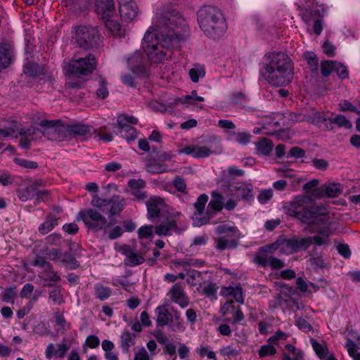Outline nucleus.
<instances>
[{
  "instance_id": "29",
  "label": "nucleus",
  "mask_w": 360,
  "mask_h": 360,
  "mask_svg": "<svg viewBox=\"0 0 360 360\" xmlns=\"http://www.w3.org/2000/svg\"><path fill=\"white\" fill-rule=\"evenodd\" d=\"M319 181L317 179H313L306 183L303 189L311 198H319L323 195V189L318 188Z\"/></svg>"
},
{
  "instance_id": "12",
  "label": "nucleus",
  "mask_w": 360,
  "mask_h": 360,
  "mask_svg": "<svg viewBox=\"0 0 360 360\" xmlns=\"http://www.w3.org/2000/svg\"><path fill=\"white\" fill-rule=\"evenodd\" d=\"M167 297L171 302L179 305L181 308H186L189 304V298L181 283L174 284L167 292Z\"/></svg>"
},
{
  "instance_id": "52",
  "label": "nucleus",
  "mask_w": 360,
  "mask_h": 360,
  "mask_svg": "<svg viewBox=\"0 0 360 360\" xmlns=\"http://www.w3.org/2000/svg\"><path fill=\"white\" fill-rule=\"evenodd\" d=\"M139 238L141 240L151 239L153 236V229L152 226L144 225L138 229Z\"/></svg>"
},
{
  "instance_id": "10",
  "label": "nucleus",
  "mask_w": 360,
  "mask_h": 360,
  "mask_svg": "<svg viewBox=\"0 0 360 360\" xmlns=\"http://www.w3.org/2000/svg\"><path fill=\"white\" fill-rule=\"evenodd\" d=\"M98 36V31L93 27L81 25L75 30V38L78 44L86 49L91 46Z\"/></svg>"
},
{
  "instance_id": "54",
  "label": "nucleus",
  "mask_w": 360,
  "mask_h": 360,
  "mask_svg": "<svg viewBox=\"0 0 360 360\" xmlns=\"http://www.w3.org/2000/svg\"><path fill=\"white\" fill-rule=\"evenodd\" d=\"M32 265L41 269V271H49L51 269V264L48 262L44 257L40 256L36 257L34 260L32 262Z\"/></svg>"
},
{
  "instance_id": "19",
  "label": "nucleus",
  "mask_w": 360,
  "mask_h": 360,
  "mask_svg": "<svg viewBox=\"0 0 360 360\" xmlns=\"http://www.w3.org/2000/svg\"><path fill=\"white\" fill-rule=\"evenodd\" d=\"M65 6L77 15L85 13L89 8V0H63Z\"/></svg>"
},
{
  "instance_id": "22",
  "label": "nucleus",
  "mask_w": 360,
  "mask_h": 360,
  "mask_svg": "<svg viewBox=\"0 0 360 360\" xmlns=\"http://www.w3.org/2000/svg\"><path fill=\"white\" fill-rule=\"evenodd\" d=\"M127 65L134 73L141 74L143 72L144 59L141 53L139 51L135 52L127 59Z\"/></svg>"
},
{
  "instance_id": "59",
  "label": "nucleus",
  "mask_w": 360,
  "mask_h": 360,
  "mask_svg": "<svg viewBox=\"0 0 360 360\" xmlns=\"http://www.w3.org/2000/svg\"><path fill=\"white\" fill-rule=\"evenodd\" d=\"M96 94L98 97L101 98H105L108 96V89L106 86V82L103 78L99 80V86L97 89Z\"/></svg>"
},
{
  "instance_id": "55",
  "label": "nucleus",
  "mask_w": 360,
  "mask_h": 360,
  "mask_svg": "<svg viewBox=\"0 0 360 360\" xmlns=\"http://www.w3.org/2000/svg\"><path fill=\"white\" fill-rule=\"evenodd\" d=\"M251 134L247 131H241L238 133H234L233 134V139L237 143L242 144V145H246L248 143L250 142L251 140Z\"/></svg>"
},
{
  "instance_id": "15",
  "label": "nucleus",
  "mask_w": 360,
  "mask_h": 360,
  "mask_svg": "<svg viewBox=\"0 0 360 360\" xmlns=\"http://www.w3.org/2000/svg\"><path fill=\"white\" fill-rule=\"evenodd\" d=\"M94 6L96 13L101 19L115 14V7L113 0H95Z\"/></svg>"
},
{
  "instance_id": "8",
  "label": "nucleus",
  "mask_w": 360,
  "mask_h": 360,
  "mask_svg": "<svg viewBox=\"0 0 360 360\" xmlns=\"http://www.w3.org/2000/svg\"><path fill=\"white\" fill-rule=\"evenodd\" d=\"M117 123L119 134L127 141H133L137 138L136 130L129 125V124H136L138 123L137 118L127 115H120L117 117Z\"/></svg>"
},
{
  "instance_id": "49",
  "label": "nucleus",
  "mask_w": 360,
  "mask_h": 360,
  "mask_svg": "<svg viewBox=\"0 0 360 360\" xmlns=\"http://www.w3.org/2000/svg\"><path fill=\"white\" fill-rule=\"evenodd\" d=\"M19 130L18 122H13L12 126L6 129H0V140L4 141L9 137L13 136L14 134Z\"/></svg>"
},
{
  "instance_id": "18",
  "label": "nucleus",
  "mask_w": 360,
  "mask_h": 360,
  "mask_svg": "<svg viewBox=\"0 0 360 360\" xmlns=\"http://www.w3.org/2000/svg\"><path fill=\"white\" fill-rule=\"evenodd\" d=\"M148 217L150 219L159 217L161 210L165 207L163 199L153 196L149 198L146 202Z\"/></svg>"
},
{
  "instance_id": "3",
  "label": "nucleus",
  "mask_w": 360,
  "mask_h": 360,
  "mask_svg": "<svg viewBox=\"0 0 360 360\" xmlns=\"http://www.w3.org/2000/svg\"><path fill=\"white\" fill-rule=\"evenodd\" d=\"M265 67L264 76L272 85L285 86L292 79L293 67L290 58L284 53H274Z\"/></svg>"
},
{
  "instance_id": "27",
  "label": "nucleus",
  "mask_w": 360,
  "mask_h": 360,
  "mask_svg": "<svg viewBox=\"0 0 360 360\" xmlns=\"http://www.w3.org/2000/svg\"><path fill=\"white\" fill-rule=\"evenodd\" d=\"M109 202L108 213L111 215L119 214L125 206V200L121 195H114Z\"/></svg>"
},
{
  "instance_id": "44",
  "label": "nucleus",
  "mask_w": 360,
  "mask_h": 360,
  "mask_svg": "<svg viewBox=\"0 0 360 360\" xmlns=\"http://www.w3.org/2000/svg\"><path fill=\"white\" fill-rule=\"evenodd\" d=\"M58 224V219L54 216H48L46 221L42 223L39 231L42 234H46L51 231Z\"/></svg>"
},
{
  "instance_id": "30",
  "label": "nucleus",
  "mask_w": 360,
  "mask_h": 360,
  "mask_svg": "<svg viewBox=\"0 0 360 360\" xmlns=\"http://www.w3.org/2000/svg\"><path fill=\"white\" fill-rule=\"evenodd\" d=\"M311 344L317 356L323 360L328 358L330 354H334L330 352L327 344L323 342L320 343L316 340L311 339Z\"/></svg>"
},
{
  "instance_id": "31",
  "label": "nucleus",
  "mask_w": 360,
  "mask_h": 360,
  "mask_svg": "<svg viewBox=\"0 0 360 360\" xmlns=\"http://www.w3.org/2000/svg\"><path fill=\"white\" fill-rule=\"evenodd\" d=\"M205 98L202 96L197 95V91L193 90L191 94L186 95L181 98H179V101L183 104H186L188 106L194 105L198 109H202V105H198L196 102H203Z\"/></svg>"
},
{
  "instance_id": "13",
  "label": "nucleus",
  "mask_w": 360,
  "mask_h": 360,
  "mask_svg": "<svg viewBox=\"0 0 360 360\" xmlns=\"http://www.w3.org/2000/svg\"><path fill=\"white\" fill-rule=\"evenodd\" d=\"M70 348L65 340L58 344L49 343L45 349V356L47 359L53 358L63 359Z\"/></svg>"
},
{
  "instance_id": "53",
  "label": "nucleus",
  "mask_w": 360,
  "mask_h": 360,
  "mask_svg": "<svg viewBox=\"0 0 360 360\" xmlns=\"http://www.w3.org/2000/svg\"><path fill=\"white\" fill-rule=\"evenodd\" d=\"M60 264L70 269H75L77 266L76 259L69 252L63 253Z\"/></svg>"
},
{
  "instance_id": "50",
  "label": "nucleus",
  "mask_w": 360,
  "mask_h": 360,
  "mask_svg": "<svg viewBox=\"0 0 360 360\" xmlns=\"http://www.w3.org/2000/svg\"><path fill=\"white\" fill-rule=\"evenodd\" d=\"M189 75L192 82H198L200 78L205 77V68L202 66H195L189 70Z\"/></svg>"
},
{
  "instance_id": "25",
  "label": "nucleus",
  "mask_w": 360,
  "mask_h": 360,
  "mask_svg": "<svg viewBox=\"0 0 360 360\" xmlns=\"http://www.w3.org/2000/svg\"><path fill=\"white\" fill-rule=\"evenodd\" d=\"M136 335L128 330H124L120 335V345L124 353H129L130 347L136 343Z\"/></svg>"
},
{
  "instance_id": "6",
  "label": "nucleus",
  "mask_w": 360,
  "mask_h": 360,
  "mask_svg": "<svg viewBox=\"0 0 360 360\" xmlns=\"http://www.w3.org/2000/svg\"><path fill=\"white\" fill-rule=\"evenodd\" d=\"M77 219L82 220L88 229L94 231L105 230L113 224L93 208L80 211Z\"/></svg>"
},
{
  "instance_id": "17",
  "label": "nucleus",
  "mask_w": 360,
  "mask_h": 360,
  "mask_svg": "<svg viewBox=\"0 0 360 360\" xmlns=\"http://www.w3.org/2000/svg\"><path fill=\"white\" fill-rule=\"evenodd\" d=\"M179 154L190 155L195 158H205L212 154L211 149L205 146L191 145L179 150Z\"/></svg>"
},
{
  "instance_id": "45",
  "label": "nucleus",
  "mask_w": 360,
  "mask_h": 360,
  "mask_svg": "<svg viewBox=\"0 0 360 360\" xmlns=\"http://www.w3.org/2000/svg\"><path fill=\"white\" fill-rule=\"evenodd\" d=\"M92 199L91 204V205L95 207L98 208V210L104 212L105 210L108 211V206L110 205V202L108 200L103 199L98 195V194H91Z\"/></svg>"
},
{
  "instance_id": "36",
  "label": "nucleus",
  "mask_w": 360,
  "mask_h": 360,
  "mask_svg": "<svg viewBox=\"0 0 360 360\" xmlns=\"http://www.w3.org/2000/svg\"><path fill=\"white\" fill-rule=\"evenodd\" d=\"M146 170L152 174H161L168 171L167 165L155 160H149L146 163Z\"/></svg>"
},
{
  "instance_id": "9",
  "label": "nucleus",
  "mask_w": 360,
  "mask_h": 360,
  "mask_svg": "<svg viewBox=\"0 0 360 360\" xmlns=\"http://www.w3.org/2000/svg\"><path fill=\"white\" fill-rule=\"evenodd\" d=\"M302 20L307 27L308 31H313L316 35H319L323 30L320 12L318 9L306 8L302 13Z\"/></svg>"
},
{
  "instance_id": "21",
  "label": "nucleus",
  "mask_w": 360,
  "mask_h": 360,
  "mask_svg": "<svg viewBox=\"0 0 360 360\" xmlns=\"http://www.w3.org/2000/svg\"><path fill=\"white\" fill-rule=\"evenodd\" d=\"M66 131L70 135L88 137L96 131L89 125L77 124L67 126Z\"/></svg>"
},
{
  "instance_id": "37",
  "label": "nucleus",
  "mask_w": 360,
  "mask_h": 360,
  "mask_svg": "<svg viewBox=\"0 0 360 360\" xmlns=\"http://www.w3.org/2000/svg\"><path fill=\"white\" fill-rule=\"evenodd\" d=\"M255 146L257 153L262 155H269L274 148L272 142L266 138H263L255 143Z\"/></svg>"
},
{
  "instance_id": "40",
  "label": "nucleus",
  "mask_w": 360,
  "mask_h": 360,
  "mask_svg": "<svg viewBox=\"0 0 360 360\" xmlns=\"http://www.w3.org/2000/svg\"><path fill=\"white\" fill-rule=\"evenodd\" d=\"M34 195H39V193H37V188L34 184L28 186L25 188L20 189L18 191V195L20 200L27 201L34 197Z\"/></svg>"
},
{
  "instance_id": "39",
  "label": "nucleus",
  "mask_w": 360,
  "mask_h": 360,
  "mask_svg": "<svg viewBox=\"0 0 360 360\" xmlns=\"http://www.w3.org/2000/svg\"><path fill=\"white\" fill-rule=\"evenodd\" d=\"M224 197L217 191L212 193V200L209 202L208 209H212L214 212H219L224 207Z\"/></svg>"
},
{
  "instance_id": "20",
  "label": "nucleus",
  "mask_w": 360,
  "mask_h": 360,
  "mask_svg": "<svg viewBox=\"0 0 360 360\" xmlns=\"http://www.w3.org/2000/svg\"><path fill=\"white\" fill-rule=\"evenodd\" d=\"M13 60L12 46L8 43L0 44V70L8 68Z\"/></svg>"
},
{
  "instance_id": "51",
  "label": "nucleus",
  "mask_w": 360,
  "mask_h": 360,
  "mask_svg": "<svg viewBox=\"0 0 360 360\" xmlns=\"http://www.w3.org/2000/svg\"><path fill=\"white\" fill-rule=\"evenodd\" d=\"M323 189V193H325L328 197L334 198L339 195L342 191L340 190L339 185L335 184H330L326 187H321Z\"/></svg>"
},
{
  "instance_id": "33",
  "label": "nucleus",
  "mask_w": 360,
  "mask_h": 360,
  "mask_svg": "<svg viewBox=\"0 0 360 360\" xmlns=\"http://www.w3.org/2000/svg\"><path fill=\"white\" fill-rule=\"evenodd\" d=\"M205 98L202 96L197 95V91L193 90L191 94L186 95L181 98H179V101L183 104H186L188 106L194 105L198 109H202V105H198L196 102H203Z\"/></svg>"
},
{
  "instance_id": "23",
  "label": "nucleus",
  "mask_w": 360,
  "mask_h": 360,
  "mask_svg": "<svg viewBox=\"0 0 360 360\" xmlns=\"http://www.w3.org/2000/svg\"><path fill=\"white\" fill-rule=\"evenodd\" d=\"M178 221L174 219H168L166 221L156 226L155 232L158 236H169L176 231Z\"/></svg>"
},
{
  "instance_id": "16",
  "label": "nucleus",
  "mask_w": 360,
  "mask_h": 360,
  "mask_svg": "<svg viewBox=\"0 0 360 360\" xmlns=\"http://www.w3.org/2000/svg\"><path fill=\"white\" fill-rule=\"evenodd\" d=\"M231 191L233 193V195L236 199H243L245 200H250L252 199V186L245 183L240 182L237 183L234 186H231Z\"/></svg>"
},
{
  "instance_id": "34",
  "label": "nucleus",
  "mask_w": 360,
  "mask_h": 360,
  "mask_svg": "<svg viewBox=\"0 0 360 360\" xmlns=\"http://www.w3.org/2000/svg\"><path fill=\"white\" fill-rule=\"evenodd\" d=\"M205 98L202 96L197 95V91L193 90L191 94L186 95L181 98H179V101L183 104H186L188 106L194 105L198 109H202V105H198L196 102H203Z\"/></svg>"
},
{
  "instance_id": "56",
  "label": "nucleus",
  "mask_w": 360,
  "mask_h": 360,
  "mask_svg": "<svg viewBox=\"0 0 360 360\" xmlns=\"http://www.w3.org/2000/svg\"><path fill=\"white\" fill-rule=\"evenodd\" d=\"M236 243L234 240H229L225 237H221L217 240V247L220 250H225L230 248H234Z\"/></svg>"
},
{
  "instance_id": "61",
  "label": "nucleus",
  "mask_w": 360,
  "mask_h": 360,
  "mask_svg": "<svg viewBox=\"0 0 360 360\" xmlns=\"http://www.w3.org/2000/svg\"><path fill=\"white\" fill-rule=\"evenodd\" d=\"M276 350L271 345H265L261 347L259 351V355L261 357L273 355L276 353Z\"/></svg>"
},
{
  "instance_id": "5",
  "label": "nucleus",
  "mask_w": 360,
  "mask_h": 360,
  "mask_svg": "<svg viewBox=\"0 0 360 360\" xmlns=\"http://www.w3.org/2000/svg\"><path fill=\"white\" fill-rule=\"evenodd\" d=\"M96 68V59L91 54L84 57L75 56L69 64L64 67L66 75H86Z\"/></svg>"
},
{
  "instance_id": "42",
  "label": "nucleus",
  "mask_w": 360,
  "mask_h": 360,
  "mask_svg": "<svg viewBox=\"0 0 360 360\" xmlns=\"http://www.w3.org/2000/svg\"><path fill=\"white\" fill-rule=\"evenodd\" d=\"M39 276L49 286L53 285L60 280V276L56 272L52 271V269L49 271H46V272L41 271Z\"/></svg>"
},
{
  "instance_id": "58",
  "label": "nucleus",
  "mask_w": 360,
  "mask_h": 360,
  "mask_svg": "<svg viewBox=\"0 0 360 360\" xmlns=\"http://www.w3.org/2000/svg\"><path fill=\"white\" fill-rule=\"evenodd\" d=\"M47 257L49 259L52 260L56 264L60 263L63 253L60 249H52L47 252Z\"/></svg>"
},
{
  "instance_id": "32",
  "label": "nucleus",
  "mask_w": 360,
  "mask_h": 360,
  "mask_svg": "<svg viewBox=\"0 0 360 360\" xmlns=\"http://www.w3.org/2000/svg\"><path fill=\"white\" fill-rule=\"evenodd\" d=\"M205 98L202 96L197 95V91L193 90L191 94L186 95L181 98H179V101L183 104H186L188 106L194 105L198 109H202V105H198L196 102H203Z\"/></svg>"
},
{
  "instance_id": "41",
  "label": "nucleus",
  "mask_w": 360,
  "mask_h": 360,
  "mask_svg": "<svg viewBox=\"0 0 360 360\" xmlns=\"http://www.w3.org/2000/svg\"><path fill=\"white\" fill-rule=\"evenodd\" d=\"M169 322L172 323L173 330L179 331L184 330V323L181 319V314L179 311L176 309L172 310Z\"/></svg>"
},
{
  "instance_id": "46",
  "label": "nucleus",
  "mask_w": 360,
  "mask_h": 360,
  "mask_svg": "<svg viewBox=\"0 0 360 360\" xmlns=\"http://www.w3.org/2000/svg\"><path fill=\"white\" fill-rule=\"evenodd\" d=\"M328 122L330 124H335L339 127H344L345 129H351L352 123L342 115H338L334 117H329Z\"/></svg>"
},
{
  "instance_id": "60",
  "label": "nucleus",
  "mask_w": 360,
  "mask_h": 360,
  "mask_svg": "<svg viewBox=\"0 0 360 360\" xmlns=\"http://www.w3.org/2000/svg\"><path fill=\"white\" fill-rule=\"evenodd\" d=\"M304 57L310 69L312 71L316 70L318 66V60L316 56L313 53H305Z\"/></svg>"
},
{
  "instance_id": "63",
  "label": "nucleus",
  "mask_w": 360,
  "mask_h": 360,
  "mask_svg": "<svg viewBox=\"0 0 360 360\" xmlns=\"http://www.w3.org/2000/svg\"><path fill=\"white\" fill-rule=\"evenodd\" d=\"M339 110L343 112L349 110L354 112L357 114H360V111L358 110L355 106H354L352 103H350L349 101L346 100L342 101L339 103Z\"/></svg>"
},
{
  "instance_id": "35",
  "label": "nucleus",
  "mask_w": 360,
  "mask_h": 360,
  "mask_svg": "<svg viewBox=\"0 0 360 360\" xmlns=\"http://www.w3.org/2000/svg\"><path fill=\"white\" fill-rule=\"evenodd\" d=\"M346 338L347 342L345 344V347L349 356L352 358L353 360H360V352H358V349H360V338L358 339V345L349 337L347 336Z\"/></svg>"
},
{
  "instance_id": "43",
  "label": "nucleus",
  "mask_w": 360,
  "mask_h": 360,
  "mask_svg": "<svg viewBox=\"0 0 360 360\" xmlns=\"http://www.w3.org/2000/svg\"><path fill=\"white\" fill-rule=\"evenodd\" d=\"M94 294L97 299L103 301L108 299L111 295L112 290L110 288L98 283L94 286Z\"/></svg>"
},
{
  "instance_id": "24",
  "label": "nucleus",
  "mask_w": 360,
  "mask_h": 360,
  "mask_svg": "<svg viewBox=\"0 0 360 360\" xmlns=\"http://www.w3.org/2000/svg\"><path fill=\"white\" fill-rule=\"evenodd\" d=\"M120 16L127 22L132 21L137 15V6L134 2L122 4L120 6Z\"/></svg>"
},
{
  "instance_id": "38",
  "label": "nucleus",
  "mask_w": 360,
  "mask_h": 360,
  "mask_svg": "<svg viewBox=\"0 0 360 360\" xmlns=\"http://www.w3.org/2000/svg\"><path fill=\"white\" fill-rule=\"evenodd\" d=\"M157 323L159 326H165L170 321V314L165 305L158 306L155 309Z\"/></svg>"
},
{
  "instance_id": "64",
  "label": "nucleus",
  "mask_w": 360,
  "mask_h": 360,
  "mask_svg": "<svg viewBox=\"0 0 360 360\" xmlns=\"http://www.w3.org/2000/svg\"><path fill=\"white\" fill-rule=\"evenodd\" d=\"M273 196V192L271 189H265L260 191L258 195V200L262 204L266 203Z\"/></svg>"
},
{
  "instance_id": "4",
  "label": "nucleus",
  "mask_w": 360,
  "mask_h": 360,
  "mask_svg": "<svg viewBox=\"0 0 360 360\" xmlns=\"http://www.w3.org/2000/svg\"><path fill=\"white\" fill-rule=\"evenodd\" d=\"M198 21L200 29L208 37L218 39L226 30L223 14L217 7L204 6L198 12Z\"/></svg>"
},
{
  "instance_id": "14",
  "label": "nucleus",
  "mask_w": 360,
  "mask_h": 360,
  "mask_svg": "<svg viewBox=\"0 0 360 360\" xmlns=\"http://www.w3.org/2000/svg\"><path fill=\"white\" fill-rule=\"evenodd\" d=\"M118 251L126 256L124 263L127 266H134L143 262L144 258L136 252V250L127 245H121Z\"/></svg>"
},
{
  "instance_id": "11",
  "label": "nucleus",
  "mask_w": 360,
  "mask_h": 360,
  "mask_svg": "<svg viewBox=\"0 0 360 360\" xmlns=\"http://www.w3.org/2000/svg\"><path fill=\"white\" fill-rule=\"evenodd\" d=\"M287 115L293 122L307 121L311 124H316L322 129L328 128V118H327L325 115L314 110L309 112L303 117L300 115L297 117L296 115H294L292 113H288Z\"/></svg>"
},
{
  "instance_id": "47",
  "label": "nucleus",
  "mask_w": 360,
  "mask_h": 360,
  "mask_svg": "<svg viewBox=\"0 0 360 360\" xmlns=\"http://www.w3.org/2000/svg\"><path fill=\"white\" fill-rule=\"evenodd\" d=\"M18 131H19V133L22 136L20 141V146L24 148H28L32 140V138H31L30 136L34 134V129H28L27 131H25L23 129H20L19 128V130Z\"/></svg>"
},
{
  "instance_id": "2",
  "label": "nucleus",
  "mask_w": 360,
  "mask_h": 360,
  "mask_svg": "<svg viewBox=\"0 0 360 360\" xmlns=\"http://www.w3.org/2000/svg\"><path fill=\"white\" fill-rule=\"evenodd\" d=\"M188 26L177 12L167 13L157 29L150 28L145 34L142 46L148 59L155 63H161L170 56L173 46L185 39Z\"/></svg>"
},
{
  "instance_id": "7",
  "label": "nucleus",
  "mask_w": 360,
  "mask_h": 360,
  "mask_svg": "<svg viewBox=\"0 0 360 360\" xmlns=\"http://www.w3.org/2000/svg\"><path fill=\"white\" fill-rule=\"evenodd\" d=\"M208 195L201 194L194 203L195 212L192 216L193 224L194 226H200L208 223L212 212L208 209L204 212L205 205L208 201Z\"/></svg>"
},
{
  "instance_id": "26",
  "label": "nucleus",
  "mask_w": 360,
  "mask_h": 360,
  "mask_svg": "<svg viewBox=\"0 0 360 360\" xmlns=\"http://www.w3.org/2000/svg\"><path fill=\"white\" fill-rule=\"evenodd\" d=\"M221 294L226 297L233 298L238 303L244 302L242 289L240 286L224 287L221 289Z\"/></svg>"
},
{
  "instance_id": "28",
  "label": "nucleus",
  "mask_w": 360,
  "mask_h": 360,
  "mask_svg": "<svg viewBox=\"0 0 360 360\" xmlns=\"http://www.w3.org/2000/svg\"><path fill=\"white\" fill-rule=\"evenodd\" d=\"M108 30L114 35L121 36L124 34V30L121 29L120 25L117 21L116 14L109 16L106 18H102Z\"/></svg>"
},
{
  "instance_id": "57",
  "label": "nucleus",
  "mask_w": 360,
  "mask_h": 360,
  "mask_svg": "<svg viewBox=\"0 0 360 360\" xmlns=\"http://www.w3.org/2000/svg\"><path fill=\"white\" fill-rule=\"evenodd\" d=\"M321 70L323 76H328L333 71H334V61H323L321 64Z\"/></svg>"
},
{
  "instance_id": "62",
  "label": "nucleus",
  "mask_w": 360,
  "mask_h": 360,
  "mask_svg": "<svg viewBox=\"0 0 360 360\" xmlns=\"http://www.w3.org/2000/svg\"><path fill=\"white\" fill-rule=\"evenodd\" d=\"M152 356L144 347H141L135 352L134 360H151Z\"/></svg>"
},
{
  "instance_id": "48",
  "label": "nucleus",
  "mask_w": 360,
  "mask_h": 360,
  "mask_svg": "<svg viewBox=\"0 0 360 360\" xmlns=\"http://www.w3.org/2000/svg\"><path fill=\"white\" fill-rule=\"evenodd\" d=\"M23 72L30 77H36L41 74L43 70L37 63L28 62L25 65Z\"/></svg>"
},
{
  "instance_id": "1",
  "label": "nucleus",
  "mask_w": 360,
  "mask_h": 360,
  "mask_svg": "<svg viewBox=\"0 0 360 360\" xmlns=\"http://www.w3.org/2000/svg\"><path fill=\"white\" fill-rule=\"evenodd\" d=\"M304 197L300 195L295 197L289 203L288 212L302 223L310 225L312 232L317 233V235L313 237H295L283 240L279 243V249L284 254L288 255L304 250L313 243L317 246H328L331 243L333 221L327 209L323 207L304 209Z\"/></svg>"
}]
</instances>
